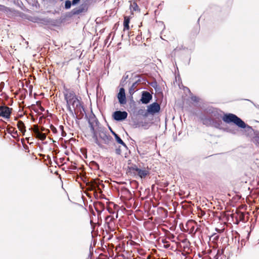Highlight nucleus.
Returning a JSON list of instances; mask_svg holds the SVG:
<instances>
[{
	"label": "nucleus",
	"mask_w": 259,
	"mask_h": 259,
	"mask_svg": "<svg viewBox=\"0 0 259 259\" xmlns=\"http://www.w3.org/2000/svg\"><path fill=\"white\" fill-rule=\"evenodd\" d=\"M115 140L117 143L121 144L125 149H127V146L126 144L123 142V141L121 140V139L117 135L115 137Z\"/></svg>",
	"instance_id": "dca6fc26"
},
{
	"label": "nucleus",
	"mask_w": 259,
	"mask_h": 259,
	"mask_svg": "<svg viewBox=\"0 0 259 259\" xmlns=\"http://www.w3.org/2000/svg\"><path fill=\"white\" fill-rule=\"evenodd\" d=\"M130 18L127 17H125L124 19L123 25H124V30H129L130 26Z\"/></svg>",
	"instance_id": "2eb2a0df"
},
{
	"label": "nucleus",
	"mask_w": 259,
	"mask_h": 259,
	"mask_svg": "<svg viewBox=\"0 0 259 259\" xmlns=\"http://www.w3.org/2000/svg\"><path fill=\"white\" fill-rule=\"evenodd\" d=\"M220 111L218 109L213 108L211 111V116L214 117L216 119H220L221 117Z\"/></svg>",
	"instance_id": "9b49d317"
},
{
	"label": "nucleus",
	"mask_w": 259,
	"mask_h": 259,
	"mask_svg": "<svg viewBox=\"0 0 259 259\" xmlns=\"http://www.w3.org/2000/svg\"><path fill=\"white\" fill-rule=\"evenodd\" d=\"M197 98L196 97H192V100L194 101H195V102L197 101Z\"/></svg>",
	"instance_id": "cd10ccee"
},
{
	"label": "nucleus",
	"mask_w": 259,
	"mask_h": 259,
	"mask_svg": "<svg viewBox=\"0 0 259 259\" xmlns=\"http://www.w3.org/2000/svg\"><path fill=\"white\" fill-rule=\"evenodd\" d=\"M59 129L60 131L61 132H63L64 131V127L63 125H60L59 127Z\"/></svg>",
	"instance_id": "a878e982"
},
{
	"label": "nucleus",
	"mask_w": 259,
	"mask_h": 259,
	"mask_svg": "<svg viewBox=\"0 0 259 259\" xmlns=\"http://www.w3.org/2000/svg\"><path fill=\"white\" fill-rule=\"evenodd\" d=\"M89 124L90 131L92 134V137L95 143L100 148H103V146L99 141L97 136L98 133L99 132L98 131L99 122L96 119L94 118L92 120H89Z\"/></svg>",
	"instance_id": "7ed1b4c3"
},
{
	"label": "nucleus",
	"mask_w": 259,
	"mask_h": 259,
	"mask_svg": "<svg viewBox=\"0 0 259 259\" xmlns=\"http://www.w3.org/2000/svg\"><path fill=\"white\" fill-rule=\"evenodd\" d=\"M115 153L116 154H117V155H120L121 153V150L120 148V147L118 148H116L115 149Z\"/></svg>",
	"instance_id": "4be33fe9"
},
{
	"label": "nucleus",
	"mask_w": 259,
	"mask_h": 259,
	"mask_svg": "<svg viewBox=\"0 0 259 259\" xmlns=\"http://www.w3.org/2000/svg\"><path fill=\"white\" fill-rule=\"evenodd\" d=\"M112 116L116 121H122L127 118V113L126 111H116L113 113Z\"/></svg>",
	"instance_id": "423d86ee"
},
{
	"label": "nucleus",
	"mask_w": 259,
	"mask_h": 259,
	"mask_svg": "<svg viewBox=\"0 0 259 259\" xmlns=\"http://www.w3.org/2000/svg\"><path fill=\"white\" fill-rule=\"evenodd\" d=\"M71 2L70 1L67 0L65 2V9H70L71 7Z\"/></svg>",
	"instance_id": "aec40b11"
},
{
	"label": "nucleus",
	"mask_w": 259,
	"mask_h": 259,
	"mask_svg": "<svg viewBox=\"0 0 259 259\" xmlns=\"http://www.w3.org/2000/svg\"><path fill=\"white\" fill-rule=\"evenodd\" d=\"M139 81H140V80H138V81L133 83L131 87L129 90V92L130 94H133L135 92L137 84Z\"/></svg>",
	"instance_id": "a211bd4d"
},
{
	"label": "nucleus",
	"mask_w": 259,
	"mask_h": 259,
	"mask_svg": "<svg viewBox=\"0 0 259 259\" xmlns=\"http://www.w3.org/2000/svg\"><path fill=\"white\" fill-rule=\"evenodd\" d=\"M109 129L111 132V133L112 134V135L115 137V136H116L117 134H116L114 131H112V128L111 127H109Z\"/></svg>",
	"instance_id": "bb28decb"
},
{
	"label": "nucleus",
	"mask_w": 259,
	"mask_h": 259,
	"mask_svg": "<svg viewBox=\"0 0 259 259\" xmlns=\"http://www.w3.org/2000/svg\"><path fill=\"white\" fill-rule=\"evenodd\" d=\"M119 102L121 104H124L126 103V97L124 89L122 88H120L117 95Z\"/></svg>",
	"instance_id": "1a4fd4ad"
},
{
	"label": "nucleus",
	"mask_w": 259,
	"mask_h": 259,
	"mask_svg": "<svg viewBox=\"0 0 259 259\" xmlns=\"http://www.w3.org/2000/svg\"><path fill=\"white\" fill-rule=\"evenodd\" d=\"M63 94L67 109L72 116L74 117L78 112L84 111L81 98L77 97L73 91L65 88Z\"/></svg>",
	"instance_id": "f257e3e1"
},
{
	"label": "nucleus",
	"mask_w": 259,
	"mask_h": 259,
	"mask_svg": "<svg viewBox=\"0 0 259 259\" xmlns=\"http://www.w3.org/2000/svg\"><path fill=\"white\" fill-rule=\"evenodd\" d=\"M6 9H7L6 6H5L4 5H0V11H1L3 12L4 10H5Z\"/></svg>",
	"instance_id": "b1692460"
},
{
	"label": "nucleus",
	"mask_w": 259,
	"mask_h": 259,
	"mask_svg": "<svg viewBox=\"0 0 259 259\" xmlns=\"http://www.w3.org/2000/svg\"><path fill=\"white\" fill-rule=\"evenodd\" d=\"M12 109L6 106H0V116L5 119H9L12 113Z\"/></svg>",
	"instance_id": "39448f33"
},
{
	"label": "nucleus",
	"mask_w": 259,
	"mask_h": 259,
	"mask_svg": "<svg viewBox=\"0 0 259 259\" xmlns=\"http://www.w3.org/2000/svg\"><path fill=\"white\" fill-rule=\"evenodd\" d=\"M202 123L203 124L207 126H211L213 124L214 121L211 118H204L202 119Z\"/></svg>",
	"instance_id": "ddd939ff"
},
{
	"label": "nucleus",
	"mask_w": 259,
	"mask_h": 259,
	"mask_svg": "<svg viewBox=\"0 0 259 259\" xmlns=\"http://www.w3.org/2000/svg\"><path fill=\"white\" fill-rule=\"evenodd\" d=\"M72 13L73 15H77L82 12V9L75 8L72 10Z\"/></svg>",
	"instance_id": "6ab92c4d"
},
{
	"label": "nucleus",
	"mask_w": 259,
	"mask_h": 259,
	"mask_svg": "<svg viewBox=\"0 0 259 259\" xmlns=\"http://www.w3.org/2000/svg\"><path fill=\"white\" fill-rule=\"evenodd\" d=\"M160 109V107L158 103L155 102L150 104L148 106L147 111L149 113L154 114L158 112Z\"/></svg>",
	"instance_id": "0eeeda50"
},
{
	"label": "nucleus",
	"mask_w": 259,
	"mask_h": 259,
	"mask_svg": "<svg viewBox=\"0 0 259 259\" xmlns=\"http://www.w3.org/2000/svg\"><path fill=\"white\" fill-rule=\"evenodd\" d=\"M6 9H6L5 10H4V11H3L4 12L6 13H9L12 12V10L10 8L6 7Z\"/></svg>",
	"instance_id": "5701e85b"
},
{
	"label": "nucleus",
	"mask_w": 259,
	"mask_h": 259,
	"mask_svg": "<svg viewBox=\"0 0 259 259\" xmlns=\"http://www.w3.org/2000/svg\"><path fill=\"white\" fill-rule=\"evenodd\" d=\"M133 169L136 172V173L141 178H144L146 177V176H147V175L149 174L148 170L145 169H140L137 166L133 167Z\"/></svg>",
	"instance_id": "6e6552de"
},
{
	"label": "nucleus",
	"mask_w": 259,
	"mask_h": 259,
	"mask_svg": "<svg viewBox=\"0 0 259 259\" xmlns=\"http://www.w3.org/2000/svg\"><path fill=\"white\" fill-rule=\"evenodd\" d=\"M34 133L36 137L41 140H44L46 138V135L44 133H40L38 129L35 130Z\"/></svg>",
	"instance_id": "f8f14e48"
},
{
	"label": "nucleus",
	"mask_w": 259,
	"mask_h": 259,
	"mask_svg": "<svg viewBox=\"0 0 259 259\" xmlns=\"http://www.w3.org/2000/svg\"><path fill=\"white\" fill-rule=\"evenodd\" d=\"M17 126L19 130L22 132H24L25 131V126L23 121L21 120L18 121L17 123Z\"/></svg>",
	"instance_id": "f3484780"
},
{
	"label": "nucleus",
	"mask_w": 259,
	"mask_h": 259,
	"mask_svg": "<svg viewBox=\"0 0 259 259\" xmlns=\"http://www.w3.org/2000/svg\"><path fill=\"white\" fill-rule=\"evenodd\" d=\"M50 128L53 133L56 134L57 133V130L54 126L51 125Z\"/></svg>",
	"instance_id": "412c9836"
},
{
	"label": "nucleus",
	"mask_w": 259,
	"mask_h": 259,
	"mask_svg": "<svg viewBox=\"0 0 259 259\" xmlns=\"http://www.w3.org/2000/svg\"><path fill=\"white\" fill-rule=\"evenodd\" d=\"M99 136L105 144L109 145L113 141L112 138L106 131H100Z\"/></svg>",
	"instance_id": "20e7f679"
},
{
	"label": "nucleus",
	"mask_w": 259,
	"mask_h": 259,
	"mask_svg": "<svg viewBox=\"0 0 259 259\" xmlns=\"http://www.w3.org/2000/svg\"><path fill=\"white\" fill-rule=\"evenodd\" d=\"M223 120L227 123H233L241 128H251L247 125L241 118L232 113L225 114L222 117Z\"/></svg>",
	"instance_id": "f03ea898"
},
{
	"label": "nucleus",
	"mask_w": 259,
	"mask_h": 259,
	"mask_svg": "<svg viewBox=\"0 0 259 259\" xmlns=\"http://www.w3.org/2000/svg\"><path fill=\"white\" fill-rule=\"evenodd\" d=\"M80 2V0H72V4L73 5H75L78 3Z\"/></svg>",
	"instance_id": "393cba45"
},
{
	"label": "nucleus",
	"mask_w": 259,
	"mask_h": 259,
	"mask_svg": "<svg viewBox=\"0 0 259 259\" xmlns=\"http://www.w3.org/2000/svg\"><path fill=\"white\" fill-rule=\"evenodd\" d=\"M110 218V216L107 217L106 218V220H108V219L109 218Z\"/></svg>",
	"instance_id": "c756f323"
},
{
	"label": "nucleus",
	"mask_w": 259,
	"mask_h": 259,
	"mask_svg": "<svg viewBox=\"0 0 259 259\" xmlns=\"http://www.w3.org/2000/svg\"><path fill=\"white\" fill-rule=\"evenodd\" d=\"M61 135L62 137H65L66 136V133L64 131L63 132H61Z\"/></svg>",
	"instance_id": "c85d7f7f"
},
{
	"label": "nucleus",
	"mask_w": 259,
	"mask_h": 259,
	"mask_svg": "<svg viewBox=\"0 0 259 259\" xmlns=\"http://www.w3.org/2000/svg\"><path fill=\"white\" fill-rule=\"evenodd\" d=\"M130 10L131 11H139L140 10L139 6L136 2H133L131 4Z\"/></svg>",
	"instance_id": "4468645a"
},
{
	"label": "nucleus",
	"mask_w": 259,
	"mask_h": 259,
	"mask_svg": "<svg viewBox=\"0 0 259 259\" xmlns=\"http://www.w3.org/2000/svg\"><path fill=\"white\" fill-rule=\"evenodd\" d=\"M152 99V95L148 92H143L141 101L144 104L148 103Z\"/></svg>",
	"instance_id": "9d476101"
}]
</instances>
